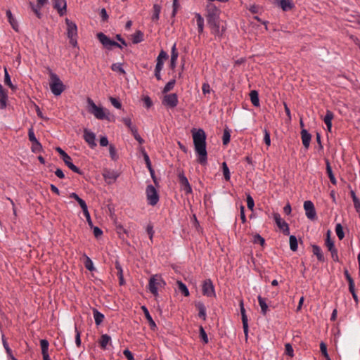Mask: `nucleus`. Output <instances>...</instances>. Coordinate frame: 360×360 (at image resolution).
Listing matches in <instances>:
<instances>
[{"mask_svg": "<svg viewBox=\"0 0 360 360\" xmlns=\"http://www.w3.org/2000/svg\"><path fill=\"white\" fill-rule=\"evenodd\" d=\"M277 2L283 11H288L295 7L292 0H277Z\"/></svg>", "mask_w": 360, "mask_h": 360, "instance_id": "22", "label": "nucleus"}, {"mask_svg": "<svg viewBox=\"0 0 360 360\" xmlns=\"http://www.w3.org/2000/svg\"><path fill=\"white\" fill-rule=\"evenodd\" d=\"M211 33L214 35L215 37L221 39L226 31V27L221 25L220 21L208 25Z\"/></svg>", "mask_w": 360, "mask_h": 360, "instance_id": "14", "label": "nucleus"}, {"mask_svg": "<svg viewBox=\"0 0 360 360\" xmlns=\"http://www.w3.org/2000/svg\"><path fill=\"white\" fill-rule=\"evenodd\" d=\"M122 122L130 129V131L131 130V129L136 127L132 124L131 120L129 117L122 118Z\"/></svg>", "mask_w": 360, "mask_h": 360, "instance_id": "63", "label": "nucleus"}, {"mask_svg": "<svg viewBox=\"0 0 360 360\" xmlns=\"http://www.w3.org/2000/svg\"><path fill=\"white\" fill-rule=\"evenodd\" d=\"M2 342H3L4 347L6 352L8 356L9 357V356H12L13 355L12 350L9 347V345H8V342H6V339L4 338V335L2 337Z\"/></svg>", "mask_w": 360, "mask_h": 360, "instance_id": "53", "label": "nucleus"}, {"mask_svg": "<svg viewBox=\"0 0 360 360\" xmlns=\"http://www.w3.org/2000/svg\"><path fill=\"white\" fill-rule=\"evenodd\" d=\"M247 206L250 210H252L255 206L254 200L250 195H247Z\"/></svg>", "mask_w": 360, "mask_h": 360, "instance_id": "62", "label": "nucleus"}, {"mask_svg": "<svg viewBox=\"0 0 360 360\" xmlns=\"http://www.w3.org/2000/svg\"><path fill=\"white\" fill-rule=\"evenodd\" d=\"M84 139L85 141L89 144V146L94 148L96 146V143L95 141L96 140V135L94 133L90 131L87 129H85L84 130Z\"/></svg>", "mask_w": 360, "mask_h": 360, "instance_id": "21", "label": "nucleus"}, {"mask_svg": "<svg viewBox=\"0 0 360 360\" xmlns=\"http://www.w3.org/2000/svg\"><path fill=\"white\" fill-rule=\"evenodd\" d=\"M202 294L205 296L214 297L216 296L214 286L211 279H206L202 285Z\"/></svg>", "mask_w": 360, "mask_h": 360, "instance_id": "12", "label": "nucleus"}, {"mask_svg": "<svg viewBox=\"0 0 360 360\" xmlns=\"http://www.w3.org/2000/svg\"><path fill=\"white\" fill-rule=\"evenodd\" d=\"M97 39L103 44V46L108 49H111L112 46L119 47L120 49L122 48L121 44H118L114 40L110 39L103 32H99L97 34Z\"/></svg>", "mask_w": 360, "mask_h": 360, "instance_id": "10", "label": "nucleus"}, {"mask_svg": "<svg viewBox=\"0 0 360 360\" xmlns=\"http://www.w3.org/2000/svg\"><path fill=\"white\" fill-rule=\"evenodd\" d=\"M10 25H11L12 28L18 32V23L17 20L13 18V16L11 17V18L8 19Z\"/></svg>", "mask_w": 360, "mask_h": 360, "instance_id": "60", "label": "nucleus"}, {"mask_svg": "<svg viewBox=\"0 0 360 360\" xmlns=\"http://www.w3.org/2000/svg\"><path fill=\"white\" fill-rule=\"evenodd\" d=\"M88 103V110L89 112L94 115L96 118L98 120H109V115L110 112L108 110L104 109L102 107L97 106L94 101L90 98H87Z\"/></svg>", "mask_w": 360, "mask_h": 360, "instance_id": "3", "label": "nucleus"}, {"mask_svg": "<svg viewBox=\"0 0 360 360\" xmlns=\"http://www.w3.org/2000/svg\"><path fill=\"white\" fill-rule=\"evenodd\" d=\"M31 150L33 153H39L43 150V147L38 141L34 143H32Z\"/></svg>", "mask_w": 360, "mask_h": 360, "instance_id": "50", "label": "nucleus"}, {"mask_svg": "<svg viewBox=\"0 0 360 360\" xmlns=\"http://www.w3.org/2000/svg\"><path fill=\"white\" fill-rule=\"evenodd\" d=\"M84 265L86 269L89 271H92L93 270H94L93 262L89 257H86Z\"/></svg>", "mask_w": 360, "mask_h": 360, "instance_id": "57", "label": "nucleus"}, {"mask_svg": "<svg viewBox=\"0 0 360 360\" xmlns=\"http://www.w3.org/2000/svg\"><path fill=\"white\" fill-rule=\"evenodd\" d=\"M109 153H110V156L112 160L115 161L118 159L117 150H116L115 146H113L112 144H110L109 146Z\"/></svg>", "mask_w": 360, "mask_h": 360, "instance_id": "47", "label": "nucleus"}, {"mask_svg": "<svg viewBox=\"0 0 360 360\" xmlns=\"http://www.w3.org/2000/svg\"><path fill=\"white\" fill-rule=\"evenodd\" d=\"M335 233L340 240H342L345 237L342 226L340 224H337L335 226Z\"/></svg>", "mask_w": 360, "mask_h": 360, "instance_id": "42", "label": "nucleus"}, {"mask_svg": "<svg viewBox=\"0 0 360 360\" xmlns=\"http://www.w3.org/2000/svg\"><path fill=\"white\" fill-rule=\"evenodd\" d=\"M111 70L113 72H116L119 73L120 75H126V72L124 70V68H122V63H116L112 64Z\"/></svg>", "mask_w": 360, "mask_h": 360, "instance_id": "35", "label": "nucleus"}, {"mask_svg": "<svg viewBox=\"0 0 360 360\" xmlns=\"http://www.w3.org/2000/svg\"><path fill=\"white\" fill-rule=\"evenodd\" d=\"M97 39L103 44V46L108 49H111L112 46L119 47L120 49L122 48L121 44H118L114 40L110 39L103 32H99L97 34Z\"/></svg>", "mask_w": 360, "mask_h": 360, "instance_id": "9", "label": "nucleus"}, {"mask_svg": "<svg viewBox=\"0 0 360 360\" xmlns=\"http://www.w3.org/2000/svg\"><path fill=\"white\" fill-rule=\"evenodd\" d=\"M165 285V282L160 276H154L149 280L148 289L150 292L155 296L158 295V288Z\"/></svg>", "mask_w": 360, "mask_h": 360, "instance_id": "6", "label": "nucleus"}, {"mask_svg": "<svg viewBox=\"0 0 360 360\" xmlns=\"http://www.w3.org/2000/svg\"><path fill=\"white\" fill-rule=\"evenodd\" d=\"M195 307L198 310V316L201 318L203 321L206 320L207 314H206V307L202 302H198L195 304Z\"/></svg>", "mask_w": 360, "mask_h": 360, "instance_id": "27", "label": "nucleus"}, {"mask_svg": "<svg viewBox=\"0 0 360 360\" xmlns=\"http://www.w3.org/2000/svg\"><path fill=\"white\" fill-rule=\"evenodd\" d=\"M110 101L111 103V104L116 108L117 109H120L122 108V104L120 103V101L115 98H113V97H110Z\"/></svg>", "mask_w": 360, "mask_h": 360, "instance_id": "61", "label": "nucleus"}, {"mask_svg": "<svg viewBox=\"0 0 360 360\" xmlns=\"http://www.w3.org/2000/svg\"><path fill=\"white\" fill-rule=\"evenodd\" d=\"M143 40V34L141 31L137 30L132 34V41L134 44H138Z\"/></svg>", "mask_w": 360, "mask_h": 360, "instance_id": "36", "label": "nucleus"}, {"mask_svg": "<svg viewBox=\"0 0 360 360\" xmlns=\"http://www.w3.org/2000/svg\"><path fill=\"white\" fill-rule=\"evenodd\" d=\"M56 150L60 155L63 162L68 168L77 174H83V172L72 163L70 156L68 155L61 148L58 147Z\"/></svg>", "mask_w": 360, "mask_h": 360, "instance_id": "5", "label": "nucleus"}, {"mask_svg": "<svg viewBox=\"0 0 360 360\" xmlns=\"http://www.w3.org/2000/svg\"><path fill=\"white\" fill-rule=\"evenodd\" d=\"M162 102L163 105L174 108L178 105V96L176 94H167L163 97Z\"/></svg>", "mask_w": 360, "mask_h": 360, "instance_id": "17", "label": "nucleus"}, {"mask_svg": "<svg viewBox=\"0 0 360 360\" xmlns=\"http://www.w3.org/2000/svg\"><path fill=\"white\" fill-rule=\"evenodd\" d=\"M224 177L226 181H229L231 179V173L226 162H224L221 165Z\"/></svg>", "mask_w": 360, "mask_h": 360, "instance_id": "39", "label": "nucleus"}, {"mask_svg": "<svg viewBox=\"0 0 360 360\" xmlns=\"http://www.w3.org/2000/svg\"><path fill=\"white\" fill-rule=\"evenodd\" d=\"M153 14L152 15V20L153 21H158L160 18V13L161 11V6L158 4H154L153 5Z\"/></svg>", "mask_w": 360, "mask_h": 360, "instance_id": "37", "label": "nucleus"}, {"mask_svg": "<svg viewBox=\"0 0 360 360\" xmlns=\"http://www.w3.org/2000/svg\"><path fill=\"white\" fill-rule=\"evenodd\" d=\"M239 306H240V314H241L243 328L244 333H245V336L247 337L248 334V317L246 315V311H245V309L244 307V303H243V300H240Z\"/></svg>", "mask_w": 360, "mask_h": 360, "instance_id": "18", "label": "nucleus"}, {"mask_svg": "<svg viewBox=\"0 0 360 360\" xmlns=\"http://www.w3.org/2000/svg\"><path fill=\"white\" fill-rule=\"evenodd\" d=\"M49 86L52 94L56 96H60L65 90V86L59 77L51 70H49Z\"/></svg>", "mask_w": 360, "mask_h": 360, "instance_id": "2", "label": "nucleus"}, {"mask_svg": "<svg viewBox=\"0 0 360 360\" xmlns=\"http://www.w3.org/2000/svg\"><path fill=\"white\" fill-rule=\"evenodd\" d=\"M65 23L67 25V35L68 39H70V44L76 47L77 46V25L70 20L69 19H65Z\"/></svg>", "mask_w": 360, "mask_h": 360, "instance_id": "4", "label": "nucleus"}, {"mask_svg": "<svg viewBox=\"0 0 360 360\" xmlns=\"http://www.w3.org/2000/svg\"><path fill=\"white\" fill-rule=\"evenodd\" d=\"M334 115L332 111L327 110L326 115L323 118V122L326 124L327 129L329 131H331L332 128V120L333 119Z\"/></svg>", "mask_w": 360, "mask_h": 360, "instance_id": "25", "label": "nucleus"}, {"mask_svg": "<svg viewBox=\"0 0 360 360\" xmlns=\"http://www.w3.org/2000/svg\"><path fill=\"white\" fill-rule=\"evenodd\" d=\"M111 342V338L108 334H103L101 336V338L99 340V345L100 347L103 349H105L107 347V345L110 343Z\"/></svg>", "mask_w": 360, "mask_h": 360, "instance_id": "29", "label": "nucleus"}, {"mask_svg": "<svg viewBox=\"0 0 360 360\" xmlns=\"http://www.w3.org/2000/svg\"><path fill=\"white\" fill-rule=\"evenodd\" d=\"M326 172L328 174V176L330 179V182L333 185H336L337 181L333 173L332 168L330 164V162L328 160H326Z\"/></svg>", "mask_w": 360, "mask_h": 360, "instance_id": "28", "label": "nucleus"}, {"mask_svg": "<svg viewBox=\"0 0 360 360\" xmlns=\"http://www.w3.org/2000/svg\"><path fill=\"white\" fill-rule=\"evenodd\" d=\"M195 17L196 18V23L198 25V32L199 34H202L204 30V19L202 17V15L198 13H195Z\"/></svg>", "mask_w": 360, "mask_h": 360, "instance_id": "30", "label": "nucleus"}, {"mask_svg": "<svg viewBox=\"0 0 360 360\" xmlns=\"http://www.w3.org/2000/svg\"><path fill=\"white\" fill-rule=\"evenodd\" d=\"M207 7V24L210 25V24L220 21V20H219L220 10L218 9L212 4H208Z\"/></svg>", "mask_w": 360, "mask_h": 360, "instance_id": "8", "label": "nucleus"}, {"mask_svg": "<svg viewBox=\"0 0 360 360\" xmlns=\"http://www.w3.org/2000/svg\"><path fill=\"white\" fill-rule=\"evenodd\" d=\"M141 309L146 316V319L149 323V326L151 330H155L157 328L156 323L153 321L152 316H150L148 309L146 306H142Z\"/></svg>", "mask_w": 360, "mask_h": 360, "instance_id": "24", "label": "nucleus"}, {"mask_svg": "<svg viewBox=\"0 0 360 360\" xmlns=\"http://www.w3.org/2000/svg\"><path fill=\"white\" fill-rule=\"evenodd\" d=\"M250 97L252 105L255 107H258L259 105L258 92L255 90L251 91L250 93Z\"/></svg>", "mask_w": 360, "mask_h": 360, "instance_id": "33", "label": "nucleus"}, {"mask_svg": "<svg viewBox=\"0 0 360 360\" xmlns=\"http://www.w3.org/2000/svg\"><path fill=\"white\" fill-rule=\"evenodd\" d=\"M199 332H200V338L202 339L203 342L205 344L208 343L207 335L205 330H204V328L202 326H200V328H199Z\"/></svg>", "mask_w": 360, "mask_h": 360, "instance_id": "51", "label": "nucleus"}, {"mask_svg": "<svg viewBox=\"0 0 360 360\" xmlns=\"http://www.w3.org/2000/svg\"><path fill=\"white\" fill-rule=\"evenodd\" d=\"M40 346L41 349V354L49 353V343L47 340L42 339L40 340Z\"/></svg>", "mask_w": 360, "mask_h": 360, "instance_id": "41", "label": "nucleus"}, {"mask_svg": "<svg viewBox=\"0 0 360 360\" xmlns=\"http://www.w3.org/2000/svg\"><path fill=\"white\" fill-rule=\"evenodd\" d=\"M312 252L319 262H325V257L321 248L317 245H312Z\"/></svg>", "mask_w": 360, "mask_h": 360, "instance_id": "26", "label": "nucleus"}, {"mask_svg": "<svg viewBox=\"0 0 360 360\" xmlns=\"http://www.w3.org/2000/svg\"><path fill=\"white\" fill-rule=\"evenodd\" d=\"M84 217H86V221L90 227H93V222L91 219L90 214L88 211V207L82 210Z\"/></svg>", "mask_w": 360, "mask_h": 360, "instance_id": "54", "label": "nucleus"}, {"mask_svg": "<svg viewBox=\"0 0 360 360\" xmlns=\"http://www.w3.org/2000/svg\"><path fill=\"white\" fill-rule=\"evenodd\" d=\"M258 302L261 308V312L263 315H266L268 311V305L266 303L265 300L262 297V296L259 295L257 297Z\"/></svg>", "mask_w": 360, "mask_h": 360, "instance_id": "32", "label": "nucleus"}, {"mask_svg": "<svg viewBox=\"0 0 360 360\" xmlns=\"http://www.w3.org/2000/svg\"><path fill=\"white\" fill-rule=\"evenodd\" d=\"M93 315L96 326H99L104 320V315L98 311L96 309H93Z\"/></svg>", "mask_w": 360, "mask_h": 360, "instance_id": "31", "label": "nucleus"}, {"mask_svg": "<svg viewBox=\"0 0 360 360\" xmlns=\"http://www.w3.org/2000/svg\"><path fill=\"white\" fill-rule=\"evenodd\" d=\"M178 179L181 186V189L184 191L185 194L192 193V188L188 182L187 177L185 176L184 172L178 174Z\"/></svg>", "mask_w": 360, "mask_h": 360, "instance_id": "13", "label": "nucleus"}, {"mask_svg": "<svg viewBox=\"0 0 360 360\" xmlns=\"http://www.w3.org/2000/svg\"><path fill=\"white\" fill-rule=\"evenodd\" d=\"M253 242H254V243H259L262 246H263L265 243V240H264V238H262L259 234H256L254 236Z\"/></svg>", "mask_w": 360, "mask_h": 360, "instance_id": "59", "label": "nucleus"}, {"mask_svg": "<svg viewBox=\"0 0 360 360\" xmlns=\"http://www.w3.org/2000/svg\"><path fill=\"white\" fill-rule=\"evenodd\" d=\"M325 245L327 247L328 251L331 253V257L333 260L335 262H340L338 250L335 246L334 242L330 237V231H328Z\"/></svg>", "mask_w": 360, "mask_h": 360, "instance_id": "11", "label": "nucleus"}, {"mask_svg": "<svg viewBox=\"0 0 360 360\" xmlns=\"http://www.w3.org/2000/svg\"><path fill=\"white\" fill-rule=\"evenodd\" d=\"M304 210L308 219L310 220H314L316 219V210L314 205L311 201L307 200L304 202Z\"/></svg>", "mask_w": 360, "mask_h": 360, "instance_id": "16", "label": "nucleus"}, {"mask_svg": "<svg viewBox=\"0 0 360 360\" xmlns=\"http://www.w3.org/2000/svg\"><path fill=\"white\" fill-rule=\"evenodd\" d=\"M320 349L326 360H331L327 352V346L323 342L320 344Z\"/></svg>", "mask_w": 360, "mask_h": 360, "instance_id": "48", "label": "nucleus"}, {"mask_svg": "<svg viewBox=\"0 0 360 360\" xmlns=\"http://www.w3.org/2000/svg\"><path fill=\"white\" fill-rule=\"evenodd\" d=\"M70 198L75 199L79 203V205H80L82 210L87 207V205H86V203L85 202V201L83 199H82L81 198H79V196L77 193H70Z\"/></svg>", "mask_w": 360, "mask_h": 360, "instance_id": "34", "label": "nucleus"}, {"mask_svg": "<svg viewBox=\"0 0 360 360\" xmlns=\"http://www.w3.org/2000/svg\"><path fill=\"white\" fill-rule=\"evenodd\" d=\"M175 83V79H172L169 82H167L163 88L162 93L165 94L173 89Z\"/></svg>", "mask_w": 360, "mask_h": 360, "instance_id": "46", "label": "nucleus"}, {"mask_svg": "<svg viewBox=\"0 0 360 360\" xmlns=\"http://www.w3.org/2000/svg\"><path fill=\"white\" fill-rule=\"evenodd\" d=\"M176 283L181 292L186 297L188 296L189 291L186 285L181 281H178Z\"/></svg>", "mask_w": 360, "mask_h": 360, "instance_id": "38", "label": "nucleus"}, {"mask_svg": "<svg viewBox=\"0 0 360 360\" xmlns=\"http://www.w3.org/2000/svg\"><path fill=\"white\" fill-rule=\"evenodd\" d=\"M28 137H29V140L32 142V143H34L36 141H38V140L37 139L35 135H34V129H33V127H30L29 129H28Z\"/></svg>", "mask_w": 360, "mask_h": 360, "instance_id": "58", "label": "nucleus"}, {"mask_svg": "<svg viewBox=\"0 0 360 360\" xmlns=\"http://www.w3.org/2000/svg\"><path fill=\"white\" fill-rule=\"evenodd\" d=\"M179 56L178 51L176 48V44H174L171 50V60H177Z\"/></svg>", "mask_w": 360, "mask_h": 360, "instance_id": "52", "label": "nucleus"}, {"mask_svg": "<svg viewBox=\"0 0 360 360\" xmlns=\"http://www.w3.org/2000/svg\"><path fill=\"white\" fill-rule=\"evenodd\" d=\"M264 141L267 146H270V145H271L270 133L266 129H264Z\"/></svg>", "mask_w": 360, "mask_h": 360, "instance_id": "55", "label": "nucleus"}, {"mask_svg": "<svg viewBox=\"0 0 360 360\" xmlns=\"http://www.w3.org/2000/svg\"><path fill=\"white\" fill-rule=\"evenodd\" d=\"M7 94H4V96H0V109H4L7 105Z\"/></svg>", "mask_w": 360, "mask_h": 360, "instance_id": "56", "label": "nucleus"}, {"mask_svg": "<svg viewBox=\"0 0 360 360\" xmlns=\"http://www.w3.org/2000/svg\"><path fill=\"white\" fill-rule=\"evenodd\" d=\"M53 6L57 10L60 16H63L67 11L66 0H53Z\"/></svg>", "mask_w": 360, "mask_h": 360, "instance_id": "20", "label": "nucleus"}, {"mask_svg": "<svg viewBox=\"0 0 360 360\" xmlns=\"http://www.w3.org/2000/svg\"><path fill=\"white\" fill-rule=\"evenodd\" d=\"M30 6L31 9L32 10V11L37 16V18H40L41 15V12H40V9H41V7L42 6H40L38 4H37V6H35L33 3L30 2Z\"/></svg>", "mask_w": 360, "mask_h": 360, "instance_id": "43", "label": "nucleus"}, {"mask_svg": "<svg viewBox=\"0 0 360 360\" xmlns=\"http://www.w3.org/2000/svg\"><path fill=\"white\" fill-rule=\"evenodd\" d=\"M146 194L148 203L150 205L155 206L159 202V194L156 188L151 184L148 185L146 189Z\"/></svg>", "mask_w": 360, "mask_h": 360, "instance_id": "7", "label": "nucleus"}, {"mask_svg": "<svg viewBox=\"0 0 360 360\" xmlns=\"http://www.w3.org/2000/svg\"><path fill=\"white\" fill-rule=\"evenodd\" d=\"M131 132L132 133L134 139L140 143L142 144L144 142V140L141 137V136L138 133V129L136 127L131 129Z\"/></svg>", "mask_w": 360, "mask_h": 360, "instance_id": "49", "label": "nucleus"}, {"mask_svg": "<svg viewBox=\"0 0 360 360\" xmlns=\"http://www.w3.org/2000/svg\"><path fill=\"white\" fill-rule=\"evenodd\" d=\"M191 132L195 151L198 155L197 161L201 165H206L207 163V153L205 132L202 129H193Z\"/></svg>", "mask_w": 360, "mask_h": 360, "instance_id": "1", "label": "nucleus"}, {"mask_svg": "<svg viewBox=\"0 0 360 360\" xmlns=\"http://www.w3.org/2000/svg\"><path fill=\"white\" fill-rule=\"evenodd\" d=\"M231 134L229 129L224 130L222 141L224 145H227L230 142Z\"/></svg>", "mask_w": 360, "mask_h": 360, "instance_id": "44", "label": "nucleus"}, {"mask_svg": "<svg viewBox=\"0 0 360 360\" xmlns=\"http://www.w3.org/2000/svg\"><path fill=\"white\" fill-rule=\"evenodd\" d=\"M105 181L108 184H111L117 180L120 176V173L110 169H105L103 174Z\"/></svg>", "mask_w": 360, "mask_h": 360, "instance_id": "19", "label": "nucleus"}, {"mask_svg": "<svg viewBox=\"0 0 360 360\" xmlns=\"http://www.w3.org/2000/svg\"><path fill=\"white\" fill-rule=\"evenodd\" d=\"M4 83L6 85L8 86L11 89L15 88L11 82L10 75L6 68H4Z\"/></svg>", "mask_w": 360, "mask_h": 360, "instance_id": "45", "label": "nucleus"}, {"mask_svg": "<svg viewBox=\"0 0 360 360\" xmlns=\"http://www.w3.org/2000/svg\"><path fill=\"white\" fill-rule=\"evenodd\" d=\"M143 103L147 108H150L153 105V102L148 96H144L143 98Z\"/></svg>", "mask_w": 360, "mask_h": 360, "instance_id": "64", "label": "nucleus"}, {"mask_svg": "<svg viewBox=\"0 0 360 360\" xmlns=\"http://www.w3.org/2000/svg\"><path fill=\"white\" fill-rule=\"evenodd\" d=\"M301 138L303 146L305 148L308 149L311 139V134L307 131V129H302L301 131Z\"/></svg>", "mask_w": 360, "mask_h": 360, "instance_id": "23", "label": "nucleus"}, {"mask_svg": "<svg viewBox=\"0 0 360 360\" xmlns=\"http://www.w3.org/2000/svg\"><path fill=\"white\" fill-rule=\"evenodd\" d=\"M273 216L278 227L283 231L285 235L288 236L290 234V229L288 224L281 219L279 213L274 212Z\"/></svg>", "mask_w": 360, "mask_h": 360, "instance_id": "15", "label": "nucleus"}, {"mask_svg": "<svg viewBox=\"0 0 360 360\" xmlns=\"http://www.w3.org/2000/svg\"><path fill=\"white\" fill-rule=\"evenodd\" d=\"M289 240L290 250L293 252L296 251L298 248L297 238L295 236L292 235L290 236Z\"/></svg>", "mask_w": 360, "mask_h": 360, "instance_id": "40", "label": "nucleus"}]
</instances>
